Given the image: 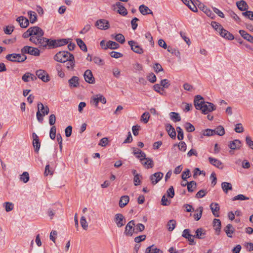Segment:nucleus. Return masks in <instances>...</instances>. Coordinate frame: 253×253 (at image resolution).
Instances as JSON below:
<instances>
[{
  "instance_id": "10",
  "label": "nucleus",
  "mask_w": 253,
  "mask_h": 253,
  "mask_svg": "<svg viewBox=\"0 0 253 253\" xmlns=\"http://www.w3.org/2000/svg\"><path fill=\"white\" fill-rule=\"evenodd\" d=\"M36 76L43 82H48L50 81V77L44 70L40 69L36 72Z\"/></svg>"
},
{
  "instance_id": "35",
  "label": "nucleus",
  "mask_w": 253,
  "mask_h": 253,
  "mask_svg": "<svg viewBox=\"0 0 253 253\" xmlns=\"http://www.w3.org/2000/svg\"><path fill=\"white\" fill-rule=\"evenodd\" d=\"M213 224L216 233L218 234L221 229V222L219 219L215 218L213 221Z\"/></svg>"
},
{
  "instance_id": "49",
  "label": "nucleus",
  "mask_w": 253,
  "mask_h": 253,
  "mask_svg": "<svg viewBox=\"0 0 253 253\" xmlns=\"http://www.w3.org/2000/svg\"><path fill=\"white\" fill-rule=\"evenodd\" d=\"M150 115L149 112H146L144 113L141 117V121H142L144 124H146L148 122Z\"/></svg>"
},
{
  "instance_id": "30",
  "label": "nucleus",
  "mask_w": 253,
  "mask_h": 253,
  "mask_svg": "<svg viewBox=\"0 0 253 253\" xmlns=\"http://www.w3.org/2000/svg\"><path fill=\"white\" fill-rule=\"evenodd\" d=\"M236 5L239 9L242 11H244L249 8L248 4L243 0L237 1Z\"/></svg>"
},
{
  "instance_id": "26",
  "label": "nucleus",
  "mask_w": 253,
  "mask_h": 253,
  "mask_svg": "<svg viewBox=\"0 0 253 253\" xmlns=\"http://www.w3.org/2000/svg\"><path fill=\"white\" fill-rule=\"evenodd\" d=\"M210 209L214 216L219 217V215L218 211L220 210V207L218 204L216 203H212L210 205Z\"/></svg>"
},
{
  "instance_id": "39",
  "label": "nucleus",
  "mask_w": 253,
  "mask_h": 253,
  "mask_svg": "<svg viewBox=\"0 0 253 253\" xmlns=\"http://www.w3.org/2000/svg\"><path fill=\"white\" fill-rule=\"evenodd\" d=\"M170 118L174 122H179L181 120L180 116L178 113L170 112L169 114Z\"/></svg>"
},
{
  "instance_id": "29",
  "label": "nucleus",
  "mask_w": 253,
  "mask_h": 253,
  "mask_svg": "<svg viewBox=\"0 0 253 253\" xmlns=\"http://www.w3.org/2000/svg\"><path fill=\"white\" fill-rule=\"evenodd\" d=\"M68 83L71 87H77L79 85V79L77 76H73L69 80Z\"/></svg>"
},
{
  "instance_id": "12",
  "label": "nucleus",
  "mask_w": 253,
  "mask_h": 253,
  "mask_svg": "<svg viewBox=\"0 0 253 253\" xmlns=\"http://www.w3.org/2000/svg\"><path fill=\"white\" fill-rule=\"evenodd\" d=\"M128 43L131 47V50L134 52L139 54H141L144 52L142 48L140 47L136 42L133 41H130L128 42Z\"/></svg>"
},
{
  "instance_id": "60",
  "label": "nucleus",
  "mask_w": 253,
  "mask_h": 253,
  "mask_svg": "<svg viewBox=\"0 0 253 253\" xmlns=\"http://www.w3.org/2000/svg\"><path fill=\"white\" fill-rule=\"evenodd\" d=\"M110 55L111 57L115 58H119L122 57L123 56L122 53L116 51H111L110 53Z\"/></svg>"
},
{
  "instance_id": "36",
  "label": "nucleus",
  "mask_w": 253,
  "mask_h": 253,
  "mask_svg": "<svg viewBox=\"0 0 253 253\" xmlns=\"http://www.w3.org/2000/svg\"><path fill=\"white\" fill-rule=\"evenodd\" d=\"M144 160H146V161L144 162V161H142L141 162L147 169L152 168L154 166L153 161L152 159L146 157Z\"/></svg>"
},
{
  "instance_id": "7",
  "label": "nucleus",
  "mask_w": 253,
  "mask_h": 253,
  "mask_svg": "<svg viewBox=\"0 0 253 253\" xmlns=\"http://www.w3.org/2000/svg\"><path fill=\"white\" fill-rule=\"evenodd\" d=\"M99 102L103 104H105L106 103V98L100 94L95 95L90 99V103L95 107L98 106V103Z\"/></svg>"
},
{
  "instance_id": "21",
  "label": "nucleus",
  "mask_w": 253,
  "mask_h": 253,
  "mask_svg": "<svg viewBox=\"0 0 253 253\" xmlns=\"http://www.w3.org/2000/svg\"><path fill=\"white\" fill-rule=\"evenodd\" d=\"M68 59L69 60L65 62L66 67L69 70H73L75 66V58L73 54H71Z\"/></svg>"
},
{
  "instance_id": "52",
  "label": "nucleus",
  "mask_w": 253,
  "mask_h": 253,
  "mask_svg": "<svg viewBox=\"0 0 253 253\" xmlns=\"http://www.w3.org/2000/svg\"><path fill=\"white\" fill-rule=\"evenodd\" d=\"M184 128L187 131L191 132H193L195 130L194 126L190 123H186L184 125Z\"/></svg>"
},
{
  "instance_id": "6",
  "label": "nucleus",
  "mask_w": 253,
  "mask_h": 253,
  "mask_svg": "<svg viewBox=\"0 0 253 253\" xmlns=\"http://www.w3.org/2000/svg\"><path fill=\"white\" fill-rule=\"evenodd\" d=\"M30 29L31 30V33L32 34V36L29 39L30 42L32 38L38 39L41 38V37H42L44 35L43 31L39 27L34 26L33 27H30Z\"/></svg>"
},
{
  "instance_id": "63",
  "label": "nucleus",
  "mask_w": 253,
  "mask_h": 253,
  "mask_svg": "<svg viewBox=\"0 0 253 253\" xmlns=\"http://www.w3.org/2000/svg\"><path fill=\"white\" fill-rule=\"evenodd\" d=\"M147 79L150 82L154 83L156 81V77L154 73H151L147 76Z\"/></svg>"
},
{
  "instance_id": "13",
  "label": "nucleus",
  "mask_w": 253,
  "mask_h": 253,
  "mask_svg": "<svg viewBox=\"0 0 253 253\" xmlns=\"http://www.w3.org/2000/svg\"><path fill=\"white\" fill-rule=\"evenodd\" d=\"M114 221L118 227L120 228L123 226L126 223V219L121 213H117L115 215Z\"/></svg>"
},
{
  "instance_id": "34",
  "label": "nucleus",
  "mask_w": 253,
  "mask_h": 253,
  "mask_svg": "<svg viewBox=\"0 0 253 253\" xmlns=\"http://www.w3.org/2000/svg\"><path fill=\"white\" fill-rule=\"evenodd\" d=\"M129 198L128 196H123L121 197L119 201V206L123 208L126 206L128 203Z\"/></svg>"
},
{
  "instance_id": "27",
  "label": "nucleus",
  "mask_w": 253,
  "mask_h": 253,
  "mask_svg": "<svg viewBox=\"0 0 253 253\" xmlns=\"http://www.w3.org/2000/svg\"><path fill=\"white\" fill-rule=\"evenodd\" d=\"M209 160L210 163L214 166L218 168V169H223V166L222 165V163L219 160L212 157H209Z\"/></svg>"
},
{
  "instance_id": "58",
  "label": "nucleus",
  "mask_w": 253,
  "mask_h": 253,
  "mask_svg": "<svg viewBox=\"0 0 253 253\" xmlns=\"http://www.w3.org/2000/svg\"><path fill=\"white\" fill-rule=\"evenodd\" d=\"M56 127L55 126H52L50 130L49 136L51 139L53 140L55 139L56 137Z\"/></svg>"
},
{
  "instance_id": "44",
  "label": "nucleus",
  "mask_w": 253,
  "mask_h": 253,
  "mask_svg": "<svg viewBox=\"0 0 253 253\" xmlns=\"http://www.w3.org/2000/svg\"><path fill=\"white\" fill-rule=\"evenodd\" d=\"M176 221L174 219L169 220L167 224L168 229L169 231H172L176 226Z\"/></svg>"
},
{
  "instance_id": "55",
  "label": "nucleus",
  "mask_w": 253,
  "mask_h": 253,
  "mask_svg": "<svg viewBox=\"0 0 253 253\" xmlns=\"http://www.w3.org/2000/svg\"><path fill=\"white\" fill-rule=\"evenodd\" d=\"M203 134L205 136H212L215 134V132L213 129H206L203 131Z\"/></svg>"
},
{
  "instance_id": "23",
  "label": "nucleus",
  "mask_w": 253,
  "mask_h": 253,
  "mask_svg": "<svg viewBox=\"0 0 253 253\" xmlns=\"http://www.w3.org/2000/svg\"><path fill=\"white\" fill-rule=\"evenodd\" d=\"M16 21L21 28H26L29 23L28 19L24 16L18 17L16 19Z\"/></svg>"
},
{
  "instance_id": "51",
  "label": "nucleus",
  "mask_w": 253,
  "mask_h": 253,
  "mask_svg": "<svg viewBox=\"0 0 253 253\" xmlns=\"http://www.w3.org/2000/svg\"><path fill=\"white\" fill-rule=\"evenodd\" d=\"M115 39L121 43H124L125 42V37L122 34H118L115 37Z\"/></svg>"
},
{
  "instance_id": "38",
  "label": "nucleus",
  "mask_w": 253,
  "mask_h": 253,
  "mask_svg": "<svg viewBox=\"0 0 253 253\" xmlns=\"http://www.w3.org/2000/svg\"><path fill=\"white\" fill-rule=\"evenodd\" d=\"M119 46V44L115 42L109 41L107 42L106 47H107V49L110 48L112 49H115L118 48Z\"/></svg>"
},
{
  "instance_id": "59",
  "label": "nucleus",
  "mask_w": 253,
  "mask_h": 253,
  "mask_svg": "<svg viewBox=\"0 0 253 253\" xmlns=\"http://www.w3.org/2000/svg\"><path fill=\"white\" fill-rule=\"evenodd\" d=\"M235 131L237 133H241L243 132L244 130V128L242 126V125L240 123L237 124L235 125V127L234 129Z\"/></svg>"
},
{
  "instance_id": "25",
  "label": "nucleus",
  "mask_w": 253,
  "mask_h": 253,
  "mask_svg": "<svg viewBox=\"0 0 253 253\" xmlns=\"http://www.w3.org/2000/svg\"><path fill=\"white\" fill-rule=\"evenodd\" d=\"M199 7L211 19H213L215 17L214 14L206 6H205L203 4H200Z\"/></svg>"
},
{
  "instance_id": "48",
  "label": "nucleus",
  "mask_w": 253,
  "mask_h": 253,
  "mask_svg": "<svg viewBox=\"0 0 253 253\" xmlns=\"http://www.w3.org/2000/svg\"><path fill=\"white\" fill-rule=\"evenodd\" d=\"M187 190L189 192H192L196 188V183L194 181H191L188 183L187 186Z\"/></svg>"
},
{
  "instance_id": "64",
  "label": "nucleus",
  "mask_w": 253,
  "mask_h": 253,
  "mask_svg": "<svg viewBox=\"0 0 253 253\" xmlns=\"http://www.w3.org/2000/svg\"><path fill=\"white\" fill-rule=\"evenodd\" d=\"M246 141L248 146L253 150V141L252 140L251 138L249 136H247Z\"/></svg>"
},
{
  "instance_id": "2",
  "label": "nucleus",
  "mask_w": 253,
  "mask_h": 253,
  "mask_svg": "<svg viewBox=\"0 0 253 253\" xmlns=\"http://www.w3.org/2000/svg\"><path fill=\"white\" fill-rule=\"evenodd\" d=\"M72 54L67 51H61L57 52L53 57V59L59 62L65 63L69 60L70 55Z\"/></svg>"
},
{
  "instance_id": "20",
  "label": "nucleus",
  "mask_w": 253,
  "mask_h": 253,
  "mask_svg": "<svg viewBox=\"0 0 253 253\" xmlns=\"http://www.w3.org/2000/svg\"><path fill=\"white\" fill-rule=\"evenodd\" d=\"M205 102L204 98L200 95L195 96L194 100V104L197 110H198Z\"/></svg>"
},
{
  "instance_id": "53",
  "label": "nucleus",
  "mask_w": 253,
  "mask_h": 253,
  "mask_svg": "<svg viewBox=\"0 0 253 253\" xmlns=\"http://www.w3.org/2000/svg\"><path fill=\"white\" fill-rule=\"evenodd\" d=\"M176 130L178 133L177 138L179 140H182L183 139V132L182 128L180 126L176 127Z\"/></svg>"
},
{
  "instance_id": "28",
  "label": "nucleus",
  "mask_w": 253,
  "mask_h": 253,
  "mask_svg": "<svg viewBox=\"0 0 253 253\" xmlns=\"http://www.w3.org/2000/svg\"><path fill=\"white\" fill-rule=\"evenodd\" d=\"M206 235V231L202 228H198L195 231V235L194 238L199 239H203L205 238Z\"/></svg>"
},
{
  "instance_id": "43",
  "label": "nucleus",
  "mask_w": 253,
  "mask_h": 253,
  "mask_svg": "<svg viewBox=\"0 0 253 253\" xmlns=\"http://www.w3.org/2000/svg\"><path fill=\"white\" fill-rule=\"evenodd\" d=\"M76 42L78 45L80 47V48L84 51H87V47L84 43V42L81 39H77Z\"/></svg>"
},
{
  "instance_id": "45",
  "label": "nucleus",
  "mask_w": 253,
  "mask_h": 253,
  "mask_svg": "<svg viewBox=\"0 0 253 253\" xmlns=\"http://www.w3.org/2000/svg\"><path fill=\"white\" fill-rule=\"evenodd\" d=\"M215 132V134L219 136H222L225 134V130L224 127L221 126H218L215 129H213Z\"/></svg>"
},
{
  "instance_id": "41",
  "label": "nucleus",
  "mask_w": 253,
  "mask_h": 253,
  "mask_svg": "<svg viewBox=\"0 0 253 253\" xmlns=\"http://www.w3.org/2000/svg\"><path fill=\"white\" fill-rule=\"evenodd\" d=\"M29 173L27 171H25L22 173V174L20 175V179L21 181L23 182L24 183L28 182L29 180Z\"/></svg>"
},
{
  "instance_id": "42",
  "label": "nucleus",
  "mask_w": 253,
  "mask_h": 253,
  "mask_svg": "<svg viewBox=\"0 0 253 253\" xmlns=\"http://www.w3.org/2000/svg\"><path fill=\"white\" fill-rule=\"evenodd\" d=\"M28 15L31 23H34L37 21V15L35 12L29 11L28 12Z\"/></svg>"
},
{
  "instance_id": "31",
  "label": "nucleus",
  "mask_w": 253,
  "mask_h": 253,
  "mask_svg": "<svg viewBox=\"0 0 253 253\" xmlns=\"http://www.w3.org/2000/svg\"><path fill=\"white\" fill-rule=\"evenodd\" d=\"M139 10L141 13L144 15L147 14H153L152 11L148 7L142 4L139 7Z\"/></svg>"
},
{
  "instance_id": "9",
  "label": "nucleus",
  "mask_w": 253,
  "mask_h": 253,
  "mask_svg": "<svg viewBox=\"0 0 253 253\" xmlns=\"http://www.w3.org/2000/svg\"><path fill=\"white\" fill-rule=\"evenodd\" d=\"M31 42L36 45H40L43 47H46L48 45V42H49V39L44 38L42 36L38 39L32 38Z\"/></svg>"
},
{
  "instance_id": "40",
  "label": "nucleus",
  "mask_w": 253,
  "mask_h": 253,
  "mask_svg": "<svg viewBox=\"0 0 253 253\" xmlns=\"http://www.w3.org/2000/svg\"><path fill=\"white\" fill-rule=\"evenodd\" d=\"M221 187L223 191L226 193H227L229 190H232V189L231 184L226 182H222L221 184Z\"/></svg>"
},
{
  "instance_id": "62",
  "label": "nucleus",
  "mask_w": 253,
  "mask_h": 253,
  "mask_svg": "<svg viewBox=\"0 0 253 253\" xmlns=\"http://www.w3.org/2000/svg\"><path fill=\"white\" fill-rule=\"evenodd\" d=\"M160 84L161 86H162L163 88H167L169 87V86L170 85L169 81L167 79H164V80H161Z\"/></svg>"
},
{
  "instance_id": "17",
  "label": "nucleus",
  "mask_w": 253,
  "mask_h": 253,
  "mask_svg": "<svg viewBox=\"0 0 253 253\" xmlns=\"http://www.w3.org/2000/svg\"><path fill=\"white\" fill-rule=\"evenodd\" d=\"M164 174L161 172H157L153 174H152L150 177L152 184L153 185L157 184L159 181L161 180Z\"/></svg>"
},
{
  "instance_id": "4",
  "label": "nucleus",
  "mask_w": 253,
  "mask_h": 253,
  "mask_svg": "<svg viewBox=\"0 0 253 253\" xmlns=\"http://www.w3.org/2000/svg\"><path fill=\"white\" fill-rule=\"evenodd\" d=\"M111 8L114 11L116 10V9L118 8L117 10V12L122 16H126L127 14L126 9L121 2L118 1L116 2V3L112 4L111 5Z\"/></svg>"
},
{
  "instance_id": "32",
  "label": "nucleus",
  "mask_w": 253,
  "mask_h": 253,
  "mask_svg": "<svg viewBox=\"0 0 253 253\" xmlns=\"http://www.w3.org/2000/svg\"><path fill=\"white\" fill-rule=\"evenodd\" d=\"M234 231L235 229L233 225L231 224H227L226 227L224 228V231L225 232L227 236L230 238L232 237V234L234 233Z\"/></svg>"
},
{
  "instance_id": "61",
  "label": "nucleus",
  "mask_w": 253,
  "mask_h": 253,
  "mask_svg": "<svg viewBox=\"0 0 253 253\" xmlns=\"http://www.w3.org/2000/svg\"><path fill=\"white\" fill-rule=\"evenodd\" d=\"M207 192L206 190H200L197 193L196 195V197L197 198H201L204 197L206 194H207Z\"/></svg>"
},
{
  "instance_id": "33",
  "label": "nucleus",
  "mask_w": 253,
  "mask_h": 253,
  "mask_svg": "<svg viewBox=\"0 0 253 253\" xmlns=\"http://www.w3.org/2000/svg\"><path fill=\"white\" fill-rule=\"evenodd\" d=\"M145 253H163V252L153 245L146 248Z\"/></svg>"
},
{
  "instance_id": "50",
  "label": "nucleus",
  "mask_w": 253,
  "mask_h": 253,
  "mask_svg": "<svg viewBox=\"0 0 253 253\" xmlns=\"http://www.w3.org/2000/svg\"><path fill=\"white\" fill-rule=\"evenodd\" d=\"M203 208L202 207H200L197 211H199V213L194 214L193 216L195 220H199L202 216Z\"/></svg>"
},
{
  "instance_id": "56",
  "label": "nucleus",
  "mask_w": 253,
  "mask_h": 253,
  "mask_svg": "<svg viewBox=\"0 0 253 253\" xmlns=\"http://www.w3.org/2000/svg\"><path fill=\"white\" fill-rule=\"evenodd\" d=\"M242 15L246 17H247L251 20H253V11H246L242 13Z\"/></svg>"
},
{
  "instance_id": "14",
  "label": "nucleus",
  "mask_w": 253,
  "mask_h": 253,
  "mask_svg": "<svg viewBox=\"0 0 253 253\" xmlns=\"http://www.w3.org/2000/svg\"><path fill=\"white\" fill-rule=\"evenodd\" d=\"M95 26L100 30H107L109 28V22L105 19H99L95 23Z\"/></svg>"
},
{
  "instance_id": "54",
  "label": "nucleus",
  "mask_w": 253,
  "mask_h": 253,
  "mask_svg": "<svg viewBox=\"0 0 253 253\" xmlns=\"http://www.w3.org/2000/svg\"><path fill=\"white\" fill-rule=\"evenodd\" d=\"M249 199V198L244 196L243 194H239L236 196H235L232 200L236 201V200H248Z\"/></svg>"
},
{
  "instance_id": "37",
  "label": "nucleus",
  "mask_w": 253,
  "mask_h": 253,
  "mask_svg": "<svg viewBox=\"0 0 253 253\" xmlns=\"http://www.w3.org/2000/svg\"><path fill=\"white\" fill-rule=\"evenodd\" d=\"M34 134L35 135L36 138L33 140V145L34 147L35 151L36 152H38L40 148L41 144L38 138V136L35 133H34Z\"/></svg>"
},
{
  "instance_id": "18",
  "label": "nucleus",
  "mask_w": 253,
  "mask_h": 253,
  "mask_svg": "<svg viewBox=\"0 0 253 253\" xmlns=\"http://www.w3.org/2000/svg\"><path fill=\"white\" fill-rule=\"evenodd\" d=\"M85 81L89 84H93L95 82L94 78L93 77L92 72L90 70H86L84 74Z\"/></svg>"
},
{
  "instance_id": "1",
  "label": "nucleus",
  "mask_w": 253,
  "mask_h": 253,
  "mask_svg": "<svg viewBox=\"0 0 253 253\" xmlns=\"http://www.w3.org/2000/svg\"><path fill=\"white\" fill-rule=\"evenodd\" d=\"M38 111L36 113L37 119L39 122L42 123L43 116L47 115L49 112V109L47 106H44L41 102L37 104Z\"/></svg>"
},
{
  "instance_id": "46",
  "label": "nucleus",
  "mask_w": 253,
  "mask_h": 253,
  "mask_svg": "<svg viewBox=\"0 0 253 253\" xmlns=\"http://www.w3.org/2000/svg\"><path fill=\"white\" fill-rule=\"evenodd\" d=\"M145 229V226L143 224L138 223L136 225H134V227L133 229V231H134V233H137L139 232L143 231Z\"/></svg>"
},
{
  "instance_id": "47",
  "label": "nucleus",
  "mask_w": 253,
  "mask_h": 253,
  "mask_svg": "<svg viewBox=\"0 0 253 253\" xmlns=\"http://www.w3.org/2000/svg\"><path fill=\"white\" fill-rule=\"evenodd\" d=\"M211 26L212 28L219 33L221 31V29H223V27L218 23L215 21H212L211 23Z\"/></svg>"
},
{
  "instance_id": "22",
  "label": "nucleus",
  "mask_w": 253,
  "mask_h": 253,
  "mask_svg": "<svg viewBox=\"0 0 253 253\" xmlns=\"http://www.w3.org/2000/svg\"><path fill=\"white\" fill-rule=\"evenodd\" d=\"M219 35L222 37L228 40H233L234 39L233 35L223 28L221 29V31L219 32Z\"/></svg>"
},
{
  "instance_id": "57",
  "label": "nucleus",
  "mask_w": 253,
  "mask_h": 253,
  "mask_svg": "<svg viewBox=\"0 0 253 253\" xmlns=\"http://www.w3.org/2000/svg\"><path fill=\"white\" fill-rule=\"evenodd\" d=\"M81 224L84 229H87L88 227V224L86 222V219L84 216H82L81 218Z\"/></svg>"
},
{
  "instance_id": "11",
  "label": "nucleus",
  "mask_w": 253,
  "mask_h": 253,
  "mask_svg": "<svg viewBox=\"0 0 253 253\" xmlns=\"http://www.w3.org/2000/svg\"><path fill=\"white\" fill-rule=\"evenodd\" d=\"M190 232V231L189 229H185L182 232V236L189 241V245H194L196 244L194 240V235H192Z\"/></svg>"
},
{
  "instance_id": "19",
  "label": "nucleus",
  "mask_w": 253,
  "mask_h": 253,
  "mask_svg": "<svg viewBox=\"0 0 253 253\" xmlns=\"http://www.w3.org/2000/svg\"><path fill=\"white\" fill-rule=\"evenodd\" d=\"M132 153L136 158L139 159L141 162H142V161L144 160V159H146V156L145 153L138 148H134Z\"/></svg>"
},
{
  "instance_id": "15",
  "label": "nucleus",
  "mask_w": 253,
  "mask_h": 253,
  "mask_svg": "<svg viewBox=\"0 0 253 253\" xmlns=\"http://www.w3.org/2000/svg\"><path fill=\"white\" fill-rule=\"evenodd\" d=\"M228 146L231 149L229 152L233 154L232 150H238L241 147L242 142L238 139H235L230 142Z\"/></svg>"
},
{
  "instance_id": "16",
  "label": "nucleus",
  "mask_w": 253,
  "mask_h": 253,
  "mask_svg": "<svg viewBox=\"0 0 253 253\" xmlns=\"http://www.w3.org/2000/svg\"><path fill=\"white\" fill-rule=\"evenodd\" d=\"M134 225V220H132L128 222L126 226L125 234L127 236H131L133 233H134V231H133Z\"/></svg>"
},
{
  "instance_id": "8",
  "label": "nucleus",
  "mask_w": 253,
  "mask_h": 253,
  "mask_svg": "<svg viewBox=\"0 0 253 253\" xmlns=\"http://www.w3.org/2000/svg\"><path fill=\"white\" fill-rule=\"evenodd\" d=\"M21 52L24 54L28 53L32 55L39 56L40 55V50L35 47L30 46H25L21 49Z\"/></svg>"
},
{
  "instance_id": "5",
  "label": "nucleus",
  "mask_w": 253,
  "mask_h": 253,
  "mask_svg": "<svg viewBox=\"0 0 253 253\" xmlns=\"http://www.w3.org/2000/svg\"><path fill=\"white\" fill-rule=\"evenodd\" d=\"M216 109L215 106L212 103L205 102L198 110H201L204 114H207Z\"/></svg>"
},
{
  "instance_id": "24",
  "label": "nucleus",
  "mask_w": 253,
  "mask_h": 253,
  "mask_svg": "<svg viewBox=\"0 0 253 253\" xmlns=\"http://www.w3.org/2000/svg\"><path fill=\"white\" fill-rule=\"evenodd\" d=\"M166 129L169 135L172 138H175L176 137V132L174 128L169 124L166 125Z\"/></svg>"
},
{
  "instance_id": "3",
  "label": "nucleus",
  "mask_w": 253,
  "mask_h": 253,
  "mask_svg": "<svg viewBox=\"0 0 253 253\" xmlns=\"http://www.w3.org/2000/svg\"><path fill=\"white\" fill-rule=\"evenodd\" d=\"M6 59L12 62H22L24 61L27 57L23 54L12 53L9 54L6 56Z\"/></svg>"
}]
</instances>
